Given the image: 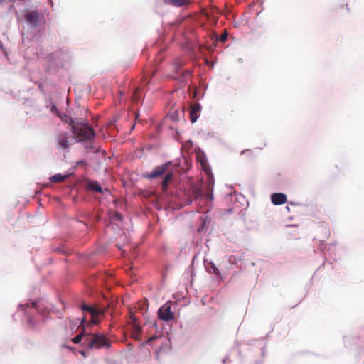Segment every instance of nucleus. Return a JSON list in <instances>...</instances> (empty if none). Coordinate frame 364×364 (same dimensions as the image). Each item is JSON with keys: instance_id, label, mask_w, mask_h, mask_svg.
Wrapping results in <instances>:
<instances>
[{"instance_id": "12", "label": "nucleus", "mask_w": 364, "mask_h": 364, "mask_svg": "<svg viewBox=\"0 0 364 364\" xmlns=\"http://www.w3.org/2000/svg\"><path fill=\"white\" fill-rule=\"evenodd\" d=\"M173 179V173L169 172L166 174L163 181H161V186L163 191H166L168 188L169 183L171 182Z\"/></svg>"}, {"instance_id": "14", "label": "nucleus", "mask_w": 364, "mask_h": 364, "mask_svg": "<svg viewBox=\"0 0 364 364\" xmlns=\"http://www.w3.org/2000/svg\"><path fill=\"white\" fill-rule=\"evenodd\" d=\"M170 4L176 7H182L188 6L190 0H168Z\"/></svg>"}, {"instance_id": "19", "label": "nucleus", "mask_w": 364, "mask_h": 364, "mask_svg": "<svg viewBox=\"0 0 364 364\" xmlns=\"http://www.w3.org/2000/svg\"><path fill=\"white\" fill-rule=\"evenodd\" d=\"M141 333V328L137 325L134 326V336H138Z\"/></svg>"}, {"instance_id": "17", "label": "nucleus", "mask_w": 364, "mask_h": 364, "mask_svg": "<svg viewBox=\"0 0 364 364\" xmlns=\"http://www.w3.org/2000/svg\"><path fill=\"white\" fill-rule=\"evenodd\" d=\"M84 141L85 142V144L84 145L85 149H87V151H92L95 149V147L93 146V143H92V139L85 140Z\"/></svg>"}, {"instance_id": "16", "label": "nucleus", "mask_w": 364, "mask_h": 364, "mask_svg": "<svg viewBox=\"0 0 364 364\" xmlns=\"http://www.w3.org/2000/svg\"><path fill=\"white\" fill-rule=\"evenodd\" d=\"M193 195L196 199L202 196V190L198 186L193 188Z\"/></svg>"}, {"instance_id": "6", "label": "nucleus", "mask_w": 364, "mask_h": 364, "mask_svg": "<svg viewBox=\"0 0 364 364\" xmlns=\"http://www.w3.org/2000/svg\"><path fill=\"white\" fill-rule=\"evenodd\" d=\"M168 166V163L164 164L161 166H159L156 168H154L151 173H147L145 176V177L147 178H154L161 176L164 173H165L167 171Z\"/></svg>"}, {"instance_id": "13", "label": "nucleus", "mask_w": 364, "mask_h": 364, "mask_svg": "<svg viewBox=\"0 0 364 364\" xmlns=\"http://www.w3.org/2000/svg\"><path fill=\"white\" fill-rule=\"evenodd\" d=\"M69 177V175H62L60 173L55 174L53 176L50 180L53 183H60L64 181Z\"/></svg>"}, {"instance_id": "22", "label": "nucleus", "mask_w": 364, "mask_h": 364, "mask_svg": "<svg viewBox=\"0 0 364 364\" xmlns=\"http://www.w3.org/2000/svg\"><path fill=\"white\" fill-rule=\"evenodd\" d=\"M114 218L118 220H122V216L120 213H116L114 214Z\"/></svg>"}, {"instance_id": "11", "label": "nucleus", "mask_w": 364, "mask_h": 364, "mask_svg": "<svg viewBox=\"0 0 364 364\" xmlns=\"http://www.w3.org/2000/svg\"><path fill=\"white\" fill-rule=\"evenodd\" d=\"M205 268L206 271L209 273H213L215 275L220 274V271L216 267L215 264L212 262H205Z\"/></svg>"}, {"instance_id": "7", "label": "nucleus", "mask_w": 364, "mask_h": 364, "mask_svg": "<svg viewBox=\"0 0 364 364\" xmlns=\"http://www.w3.org/2000/svg\"><path fill=\"white\" fill-rule=\"evenodd\" d=\"M26 21L32 26L36 27L38 25L40 14L37 11L28 12L26 16Z\"/></svg>"}, {"instance_id": "20", "label": "nucleus", "mask_w": 364, "mask_h": 364, "mask_svg": "<svg viewBox=\"0 0 364 364\" xmlns=\"http://www.w3.org/2000/svg\"><path fill=\"white\" fill-rule=\"evenodd\" d=\"M133 99L134 101L138 102L141 99V96L139 95V89H136L133 95Z\"/></svg>"}, {"instance_id": "23", "label": "nucleus", "mask_w": 364, "mask_h": 364, "mask_svg": "<svg viewBox=\"0 0 364 364\" xmlns=\"http://www.w3.org/2000/svg\"><path fill=\"white\" fill-rule=\"evenodd\" d=\"M76 164H77V165L85 164V161L84 160H81V161H77Z\"/></svg>"}, {"instance_id": "15", "label": "nucleus", "mask_w": 364, "mask_h": 364, "mask_svg": "<svg viewBox=\"0 0 364 364\" xmlns=\"http://www.w3.org/2000/svg\"><path fill=\"white\" fill-rule=\"evenodd\" d=\"M86 336H87V333H85V328H84V327H82V331L80 334H78L75 337H74L72 339V341L74 343L77 344V343H79L82 341V337H84L85 341L86 340Z\"/></svg>"}, {"instance_id": "5", "label": "nucleus", "mask_w": 364, "mask_h": 364, "mask_svg": "<svg viewBox=\"0 0 364 364\" xmlns=\"http://www.w3.org/2000/svg\"><path fill=\"white\" fill-rule=\"evenodd\" d=\"M70 136L68 133L61 132L59 133L57 136V146L60 149L63 150H69L70 149V141H69Z\"/></svg>"}, {"instance_id": "4", "label": "nucleus", "mask_w": 364, "mask_h": 364, "mask_svg": "<svg viewBox=\"0 0 364 364\" xmlns=\"http://www.w3.org/2000/svg\"><path fill=\"white\" fill-rule=\"evenodd\" d=\"M81 309L83 311H87L91 314L92 318L90 322L92 325L97 324L99 320L97 317L99 315H102L104 314V310L97 309L94 306H90L86 304H82Z\"/></svg>"}, {"instance_id": "18", "label": "nucleus", "mask_w": 364, "mask_h": 364, "mask_svg": "<svg viewBox=\"0 0 364 364\" xmlns=\"http://www.w3.org/2000/svg\"><path fill=\"white\" fill-rule=\"evenodd\" d=\"M197 160L200 161L201 166L205 170L206 169V165H207V160L205 157L201 156H197Z\"/></svg>"}, {"instance_id": "1", "label": "nucleus", "mask_w": 364, "mask_h": 364, "mask_svg": "<svg viewBox=\"0 0 364 364\" xmlns=\"http://www.w3.org/2000/svg\"><path fill=\"white\" fill-rule=\"evenodd\" d=\"M68 122L71 126L73 137L78 142L94 139L95 131L88 124L87 120L69 119Z\"/></svg>"}, {"instance_id": "24", "label": "nucleus", "mask_w": 364, "mask_h": 364, "mask_svg": "<svg viewBox=\"0 0 364 364\" xmlns=\"http://www.w3.org/2000/svg\"><path fill=\"white\" fill-rule=\"evenodd\" d=\"M85 320H86L85 317H83V318H82V321H81V323H80V326H83V324H84V323H85Z\"/></svg>"}, {"instance_id": "8", "label": "nucleus", "mask_w": 364, "mask_h": 364, "mask_svg": "<svg viewBox=\"0 0 364 364\" xmlns=\"http://www.w3.org/2000/svg\"><path fill=\"white\" fill-rule=\"evenodd\" d=\"M201 111V105L199 103H195L190 106V119L192 123L197 121Z\"/></svg>"}, {"instance_id": "29", "label": "nucleus", "mask_w": 364, "mask_h": 364, "mask_svg": "<svg viewBox=\"0 0 364 364\" xmlns=\"http://www.w3.org/2000/svg\"><path fill=\"white\" fill-rule=\"evenodd\" d=\"M249 151V150H247V151H242V154H245V152H247Z\"/></svg>"}, {"instance_id": "9", "label": "nucleus", "mask_w": 364, "mask_h": 364, "mask_svg": "<svg viewBox=\"0 0 364 364\" xmlns=\"http://www.w3.org/2000/svg\"><path fill=\"white\" fill-rule=\"evenodd\" d=\"M271 200L276 205H282L287 201V196L282 193H273L271 196Z\"/></svg>"}, {"instance_id": "21", "label": "nucleus", "mask_w": 364, "mask_h": 364, "mask_svg": "<svg viewBox=\"0 0 364 364\" xmlns=\"http://www.w3.org/2000/svg\"><path fill=\"white\" fill-rule=\"evenodd\" d=\"M227 37H228L227 33L222 34L220 36V41L223 42L227 40Z\"/></svg>"}, {"instance_id": "2", "label": "nucleus", "mask_w": 364, "mask_h": 364, "mask_svg": "<svg viewBox=\"0 0 364 364\" xmlns=\"http://www.w3.org/2000/svg\"><path fill=\"white\" fill-rule=\"evenodd\" d=\"M85 343L90 349H108L111 347L110 340L103 334L87 333Z\"/></svg>"}, {"instance_id": "28", "label": "nucleus", "mask_w": 364, "mask_h": 364, "mask_svg": "<svg viewBox=\"0 0 364 364\" xmlns=\"http://www.w3.org/2000/svg\"><path fill=\"white\" fill-rule=\"evenodd\" d=\"M131 318H132L133 321L135 322L136 321V318L133 316H131Z\"/></svg>"}, {"instance_id": "25", "label": "nucleus", "mask_w": 364, "mask_h": 364, "mask_svg": "<svg viewBox=\"0 0 364 364\" xmlns=\"http://www.w3.org/2000/svg\"><path fill=\"white\" fill-rule=\"evenodd\" d=\"M156 338L155 336H151L148 339V343L151 342V341L154 340Z\"/></svg>"}, {"instance_id": "3", "label": "nucleus", "mask_w": 364, "mask_h": 364, "mask_svg": "<svg viewBox=\"0 0 364 364\" xmlns=\"http://www.w3.org/2000/svg\"><path fill=\"white\" fill-rule=\"evenodd\" d=\"M159 318L163 321H168L174 318V314L171 311V304L166 303L158 311Z\"/></svg>"}, {"instance_id": "27", "label": "nucleus", "mask_w": 364, "mask_h": 364, "mask_svg": "<svg viewBox=\"0 0 364 364\" xmlns=\"http://www.w3.org/2000/svg\"><path fill=\"white\" fill-rule=\"evenodd\" d=\"M67 118H65V121L68 123V122H69V119H71L70 117H66Z\"/></svg>"}, {"instance_id": "26", "label": "nucleus", "mask_w": 364, "mask_h": 364, "mask_svg": "<svg viewBox=\"0 0 364 364\" xmlns=\"http://www.w3.org/2000/svg\"><path fill=\"white\" fill-rule=\"evenodd\" d=\"M56 109H57V108H56L55 105H52V107H51V111H52V112H54V111H55Z\"/></svg>"}, {"instance_id": "10", "label": "nucleus", "mask_w": 364, "mask_h": 364, "mask_svg": "<svg viewBox=\"0 0 364 364\" xmlns=\"http://www.w3.org/2000/svg\"><path fill=\"white\" fill-rule=\"evenodd\" d=\"M86 189L97 193H102V188L96 181H87L85 183Z\"/></svg>"}]
</instances>
